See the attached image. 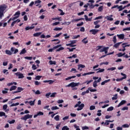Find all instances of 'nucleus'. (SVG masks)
Wrapping results in <instances>:
<instances>
[{
    "mask_svg": "<svg viewBox=\"0 0 130 130\" xmlns=\"http://www.w3.org/2000/svg\"><path fill=\"white\" fill-rule=\"evenodd\" d=\"M8 9V6L5 4L0 5V19H3L4 17V12Z\"/></svg>",
    "mask_w": 130,
    "mask_h": 130,
    "instance_id": "1",
    "label": "nucleus"
},
{
    "mask_svg": "<svg viewBox=\"0 0 130 130\" xmlns=\"http://www.w3.org/2000/svg\"><path fill=\"white\" fill-rule=\"evenodd\" d=\"M20 15H21V12L20 11L16 12L14 15V17L10 18V19L8 21V23H10L11 21H15V20H17L19 17H20Z\"/></svg>",
    "mask_w": 130,
    "mask_h": 130,
    "instance_id": "2",
    "label": "nucleus"
},
{
    "mask_svg": "<svg viewBox=\"0 0 130 130\" xmlns=\"http://www.w3.org/2000/svg\"><path fill=\"white\" fill-rule=\"evenodd\" d=\"M77 108V111H80V110H82L84 107H85V105L84 104H81L80 105H79Z\"/></svg>",
    "mask_w": 130,
    "mask_h": 130,
    "instance_id": "11",
    "label": "nucleus"
},
{
    "mask_svg": "<svg viewBox=\"0 0 130 130\" xmlns=\"http://www.w3.org/2000/svg\"><path fill=\"white\" fill-rule=\"evenodd\" d=\"M49 63H50V66H52V64H56V61H52V60H50L49 61Z\"/></svg>",
    "mask_w": 130,
    "mask_h": 130,
    "instance_id": "28",
    "label": "nucleus"
},
{
    "mask_svg": "<svg viewBox=\"0 0 130 130\" xmlns=\"http://www.w3.org/2000/svg\"><path fill=\"white\" fill-rule=\"evenodd\" d=\"M117 37L119 38V39H124V34H123L117 35Z\"/></svg>",
    "mask_w": 130,
    "mask_h": 130,
    "instance_id": "14",
    "label": "nucleus"
},
{
    "mask_svg": "<svg viewBox=\"0 0 130 130\" xmlns=\"http://www.w3.org/2000/svg\"><path fill=\"white\" fill-rule=\"evenodd\" d=\"M63 36H64L65 39H69L70 38V36H68V34H63Z\"/></svg>",
    "mask_w": 130,
    "mask_h": 130,
    "instance_id": "40",
    "label": "nucleus"
},
{
    "mask_svg": "<svg viewBox=\"0 0 130 130\" xmlns=\"http://www.w3.org/2000/svg\"><path fill=\"white\" fill-rule=\"evenodd\" d=\"M103 18V16H100L95 17V18H94V20H99V19H102Z\"/></svg>",
    "mask_w": 130,
    "mask_h": 130,
    "instance_id": "62",
    "label": "nucleus"
},
{
    "mask_svg": "<svg viewBox=\"0 0 130 130\" xmlns=\"http://www.w3.org/2000/svg\"><path fill=\"white\" fill-rule=\"evenodd\" d=\"M83 25H84V22H81L80 23L77 24V27H80V26H83Z\"/></svg>",
    "mask_w": 130,
    "mask_h": 130,
    "instance_id": "53",
    "label": "nucleus"
},
{
    "mask_svg": "<svg viewBox=\"0 0 130 130\" xmlns=\"http://www.w3.org/2000/svg\"><path fill=\"white\" fill-rule=\"evenodd\" d=\"M32 116H33L32 115H30V114H28L24 115V117H21V119H22V120L26 121L27 119H29V118H32Z\"/></svg>",
    "mask_w": 130,
    "mask_h": 130,
    "instance_id": "4",
    "label": "nucleus"
},
{
    "mask_svg": "<svg viewBox=\"0 0 130 130\" xmlns=\"http://www.w3.org/2000/svg\"><path fill=\"white\" fill-rule=\"evenodd\" d=\"M54 119L56 121H58L59 120V115H57L54 117Z\"/></svg>",
    "mask_w": 130,
    "mask_h": 130,
    "instance_id": "37",
    "label": "nucleus"
},
{
    "mask_svg": "<svg viewBox=\"0 0 130 130\" xmlns=\"http://www.w3.org/2000/svg\"><path fill=\"white\" fill-rule=\"evenodd\" d=\"M6 54H8V55H12L13 54V52H12L11 51L6 50L5 51Z\"/></svg>",
    "mask_w": 130,
    "mask_h": 130,
    "instance_id": "24",
    "label": "nucleus"
},
{
    "mask_svg": "<svg viewBox=\"0 0 130 130\" xmlns=\"http://www.w3.org/2000/svg\"><path fill=\"white\" fill-rule=\"evenodd\" d=\"M63 49H64V48H63V47H61L58 49H56V51L57 52L58 51H60V50H63Z\"/></svg>",
    "mask_w": 130,
    "mask_h": 130,
    "instance_id": "46",
    "label": "nucleus"
},
{
    "mask_svg": "<svg viewBox=\"0 0 130 130\" xmlns=\"http://www.w3.org/2000/svg\"><path fill=\"white\" fill-rule=\"evenodd\" d=\"M0 116L1 117L6 116V113L0 111Z\"/></svg>",
    "mask_w": 130,
    "mask_h": 130,
    "instance_id": "43",
    "label": "nucleus"
},
{
    "mask_svg": "<svg viewBox=\"0 0 130 130\" xmlns=\"http://www.w3.org/2000/svg\"><path fill=\"white\" fill-rule=\"evenodd\" d=\"M87 38H85L84 39H83L82 40V42H83V43H84L85 44H87V43H88V40H87Z\"/></svg>",
    "mask_w": 130,
    "mask_h": 130,
    "instance_id": "27",
    "label": "nucleus"
},
{
    "mask_svg": "<svg viewBox=\"0 0 130 130\" xmlns=\"http://www.w3.org/2000/svg\"><path fill=\"white\" fill-rule=\"evenodd\" d=\"M7 108H8V105H4L3 107V109L4 110H6Z\"/></svg>",
    "mask_w": 130,
    "mask_h": 130,
    "instance_id": "59",
    "label": "nucleus"
},
{
    "mask_svg": "<svg viewBox=\"0 0 130 130\" xmlns=\"http://www.w3.org/2000/svg\"><path fill=\"white\" fill-rule=\"evenodd\" d=\"M122 43V42L116 43L114 45L113 47H115V48H118L119 45H120V44H121Z\"/></svg>",
    "mask_w": 130,
    "mask_h": 130,
    "instance_id": "18",
    "label": "nucleus"
},
{
    "mask_svg": "<svg viewBox=\"0 0 130 130\" xmlns=\"http://www.w3.org/2000/svg\"><path fill=\"white\" fill-rule=\"evenodd\" d=\"M57 109H59V108H58L57 106H53L51 108V110H56Z\"/></svg>",
    "mask_w": 130,
    "mask_h": 130,
    "instance_id": "35",
    "label": "nucleus"
},
{
    "mask_svg": "<svg viewBox=\"0 0 130 130\" xmlns=\"http://www.w3.org/2000/svg\"><path fill=\"white\" fill-rule=\"evenodd\" d=\"M35 84L36 85V86H39V85L41 84V82L38 81H36L35 82Z\"/></svg>",
    "mask_w": 130,
    "mask_h": 130,
    "instance_id": "41",
    "label": "nucleus"
},
{
    "mask_svg": "<svg viewBox=\"0 0 130 130\" xmlns=\"http://www.w3.org/2000/svg\"><path fill=\"white\" fill-rule=\"evenodd\" d=\"M61 34H62V32H60V33H59L58 34L56 35L54 37V38H57V37H59V36H60V35H61Z\"/></svg>",
    "mask_w": 130,
    "mask_h": 130,
    "instance_id": "52",
    "label": "nucleus"
},
{
    "mask_svg": "<svg viewBox=\"0 0 130 130\" xmlns=\"http://www.w3.org/2000/svg\"><path fill=\"white\" fill-rule=\"evenodd\" d=\"M117 40H116V36H114L113 38V42L114 44L116 43Z\"/></svg>",
    "mask_w": 130,
    "mask_h": 130,
    "instance_id": "44",
    "label": "nucleus"
},
{
    "mask_svg": "<svg viewBox=\"0 0 130 130\" xmlns=\"http://www.w3.org/2000/svg\"><path fill=\"white\" fill-rule=\"evenodd\" d=\"M89 32L90 33H92L93 35H96V34L99 32V30L96 29H91L89 30Z\"/></svg>",
    "mask_w": 130,
    "mask_h": 130,
    "instance_id": "8",
    "label": "nucleus"
},
{
    "mask_svg": "<svg viewBox=\"0 0 130 130\" xmlns=\"http://www.w3.org/2000/svg\"><path fill=\"white\" fill-rule=\"evenodd\" d=\"M63 49H64V48H63V47H61L58 49H56V51L57 52L58 51H60V50H63Z\"/></svg>",
    "mask_w": 130,
    "mask_h": 130,
    "instance_id": "47",
    "label": "nucleus"
},
{
    "mask_svg": "<svg viewBox=\"0 0 130 130\" xmlns=\"http://www.w3.org/2000/svg\"><path fill=\"white\" fill-rule=\"evenodd\" d=\"M121 76H123V77H122L121 78H117V79H116V81L117 82H120V81H122V80H124V79H126V75L125 74L121 73Z\"/></svg>",
    "mask_w": 130,
    "mask_h": 130,
    "instance_id": "5",
    "label": "nucleus"
},
{
    "mask_svg": "<svg viewBox=\"0 0 130 130\" xmlns=\"http://www.w3.org/2000/svg\"><path fill=\"white\" fill-rule=\"evenodd\" d=\"M11 51L12 53L14 52L13 53L14 54H16V53H17V52H19V50H18V49H16L14 47H11Z\"/></svg>",
    "mask_w": 130,
    "mask_h": 130,
    "instance_id": "9",
    "label": "nucleus"
},
{
    "mask_svg": "<svg viewBox=\"0 0 130 130\" xmlns=\"http://www.w3.org/2000/svg\"><path fill=\"white\" fill-rule=\"evenodd\" d=\"M25 59H27L28 60H32V57L30 56H25L24 57Z\"/></svg>",
    "mask_w": 130,
    "mask_h": 130,
    "instance_id": "38",
    "label": "nucleus"
},
{
    "mask_svg": "<svg viewBox=\"0 0 130 130\" xmlns=\"http://www.w3.org/2000/svg\"><path fill=\"white\" fill-rule=\"evenodd\" d=\"M108 82H110V79H108V80H106L104 81H103L101 83V85L102 86L104 85L105 84H106V83H108Z\"/></svg>",
    "mask_w": 130,
    "mask_h": 130,
    "instance_id": "25",
    "label": "nucleus"
},
{
    "mask_svg": "<svg viewBox=\"0 0 130 130\" xmlns=\"http://www.w3.org/2000/svg\"><path fill=\"white\" fill-rule=\"evenodd\" d=\"M108 49H109V47H104L103 49L100 50V52H104L106 54H107V53L108 52Z\"/></svg>",
    "mask_w": 130,
    "mask_h": 130,
    "instance_id": "7",
    "label": "nucleus"
},
{
    "mask_svg": "<svg viewBox=\"0 0 130 130\" xmlns=\"http://www.w3.org/2000/svg\"><path fill=\"white\" fill-rule=\"evenodd\" d=\"M32 91L34 92V93H35L36 95H40L41 92L39 90H37L36 91H35V90L32 89Z\"/></svg>",
    "mask_w": 130,
    "mask_h": 130,
    "instance_id": "23",
    "label": "nucleus"
},
{
    "mask_svg": "<svg viewBox=\"0 0 130 130\" xmlns=\"http://www.w3.org/2000/svg\"><path fill=\"white\" fill-rule=\"evenodd\" d=\"M41 78H42V76H37L35 79V80H39Z\"/></svg>",
    "mask_w": 130,
    "mask_h": 130,
    "instance_id": "48",
    "label": "nucleus"
},
{
    "mask_svg": "<svg viewBox=\"0 0 130 130\" xmlns=\"http://www.w3.org/2000/svg\"><path fill=\"white\" fill-rule=\"evenodd\" d=\"M50 95H51V92H49L46 94V97L47 98H49V96H50Z\"/></svg>",
    "mask_w": 130,
    "mask_h": 130,
    "instance_id": "61",
    "label": "nucleus"
},
{
    "mask_svg": "<svg viewBox=\"0 0 130 130\" xmlns=\"http://www.w3.org/2000/svg\"><path fill=\"white\" fill-rule=\"evenodd\" d=\"M42 32H37V33H35L33 35L34 37H38L39 36H40V35H41Z\"/></svg>",
    "mask_w": 130,
    "mask_h": 130,
    "instance_id": "26",
    "label": "nucleus"
},
{
    "mask_svg": "<svg viewBox=\"0 0 130 130\" xmlns=\"http://www.w3.org/2000/svg\"><path fill=\"white\" fill-rule=\"evenodd\" d=\"M122 48L129 47L130 45L127 44V43H124L122 44Z\"/></svg>",
    "mask_w": 130,
    "mask_h": 130,
    "instance_id": "21",
    "label": "nucleus"
},
{
    "mask_svg": "<svg viewBox=\"0 0 130 130\" xmlns=\"http://www.w3.org/2000/svg\"><path fill=\"white\" fill-rule=\"evenodd\" d=\"M24 90V88H22V87H18L17 88V91H18V93H20L21 92H22V91Z\"/></svg>",
    "mask_w": 130,
    "mask_h": 130,
    "instance_id": "31",
    "label": "nucleus"
},
{
    "mask_svg": "<svg viewBox=\"0 0 130 130\" xmlns=\"http://www.w3.org/2000/svg\"><path fill=\"white\" fill-rule=\"evenodd\" d=\"M67 49H69L70 52H72L76 49V48H67Z\"/></svg>",
    "mask_w": 130,
    "mask_h": 130,
    "instance_id": "49",
    "label": "nucleus"
},
{
    "mask_svg": "<svg viewBox=\"0 0 130 130\" xmlns=\"http://www.w3.org/2000/svg\"><path fill=\"white\" fill-rule=\"evenodd\" d=\"M15 75H16V77H18V79H23V78H24L23 73H21L20 72L16 73Z\"/></svg>",
    "mask_w": 130,
    "mask_h": 130,
    "instance_id": "6",
    "label": "nucleus"
},
{
    "mask_svg": "<svg viewBox=\"0 0 130 130\" xmlns=\"http://www.w3.org/2000/svg\"><path fill=\"white\" fill-rule=\"evenodd\" d=\"M56 92H53L50 95V97H55V95H56Z\"/></svg>",
    "mask_w": 130,
    "mask_h": 130,
    "instance_id": "64",
    "label": "nucleus"
},
{
    "mask_svg": "<svg viewBox=\"0 0 130 130\" xmlns=\"http://www.w3.org/2000/svg\"><path fill=\"white\" fill-rule=\"evenodd\" d=\"M88 2L90 3H87V5L90 8V7H91V5H92L93 3H94V1H89Z\"/></svg>",
    "mask_w": 130,
    "mask_h": 130,
    "instance_id": "30",
    "label": "nucleus"
},
{
    "mask_svg": "<svg viewBox=\"0 0 130 130\" xmlns=\"http://www.w3.org/2000/svg\"><path fill=\"white\" fill-rule=\"evenodd\" d=\"M115 70H116V68H115V67H112L111 68H108L107 69V71H111L112 72V71H114Z\"/></svg>",
    "mask_w": 130,
    "mask_h": 130,
    "instance_id": "42",
    "label": "nucleus"
},
{
    "mask_svg": "<svg viewBox=\"0 0 130 130\" xmlns=\"http://www.w3.org/2000/svg\"><path fill=\"white\" fill-rule=\"evenodd\" d=\"M96 108V107L95 106H91L89 108L90 110H94Z\"/></svg>",
    "mask_w": 130,
    "mask_h": 130,
    "instance_id": "56",
    "label": "nucleus"
},
{
    "mask_svg": "<svg viewBox=\"0 0 130 130\" xmlns=\"http://www.w3.org/2000/svg\"><path fill=\"white\" fill-rule=\"evenodd\" d=\"M32 69L34 71H35V70H37V67H36V66L35 64H32Z\"/></svg>",
    "mask_w": 130,
    "mask_h": 130,
    "instance_id": "57",
    "label": "nucleus"
},
{
    "mask_svg": "<svg viewBox=\"0 0 130 130\" xmlns=\"http://www.w3.org/2000/svg\"><path fill=\"white\" fill-rule=\"evenodd\" d=\"M80 85V82L76 83V82H71L69 84L66 85V87H71V88H75V87H78Z\"/></svg>",
    "mask_w": 130,
    "mask_h": 130,
    "instance_id": "3",
    "label": "nucleus"
},
{
    "mask_svg": "<svg viewBox=\"0 0 130 130\" xmlns=\"http://www.w3.org/2000/svg\"><path fill=\"white\" fill-rule=\"evenodd\" d=\"M62 130H70V128L68 127V126H64L62 127Z\"/></svg>",
    "mask_w": 130,
    "mask_h": 130,
    "instance_id": "45",
    "label": "nucleus"
},
{
    "mask_svg": "<svg viewBox=\"0 0 130 130\" xmlns=\"http://www.w3.org/2000/svg\"><path fill=\"white\" fill-rule=\"evenodd\" d=\"M4 90H3L2 91V93L3 94H7L8 93V91H9V88H5Z\"/></svg>",
    "mask_w": 130,
    "mask_h": 130,
    "instance_id": "32",
    "label": "nucleus"
},
{
    "mask_svg": "<svg viewBox=\"0 0 130 130\" xmlns=\"http://www.w3.org/2000/svg\"><path fill=\"white\" fill-rule=\"evenodd\" d=\"M123 31H130V27H126L123 28Z\"/></svg>",
    "mask_w": 130,
    "mask_h": 130,
    "instance_id": "63",
    "label": "nucleus"
},
{
    "mask_svg": "<svg viewBox=\"0 0 130 130\" xmlns=\"http://www.w3.org/2000/svg\"><path fill=\"white\" fill-rule=\"evenodd\" d=\"M118 9H119V12L122 11V10H123L122 8V5H121L119 7H118Z\"/></svg>",
    "mask_w": 130,
    "mask_h": 130,
    "instance_id": "60",
    "label": "nucleus"
},
{
    "mask_svg": "<svg viewBox=\"0 0 130 130\" xmlns=\"http://www.w3.org/2000/svg\"><path fill=\"white\" fill-rule=\"evenodd\" d=\"M29 104H30V106H33V105L35 104V100L34 101H29Z\"/></svg>",
    "mask_w": 130,
    "mask_h": 130,
    "instance_id": "34",
    "label": "nucleus"
},
{
    "mask_svg": "<svg viewBox=\"0 0 130 130\" xmlns=\"http://www.w3.org/2000/svg\"><path fill=\"white\" fill-rule=\"evenodd\" d=\"M126 103V101L125 100H122L121 101V102L118 105L117 107H120L121 105H123L124 104H125Z\"/></svg>",
    "mask_w": 130,
    "mask_h": 130,
    "instance_id": "13",
    "label": "nucleus"
},
{
    "mask_svg": "<svg viewBox=\"0 0 130 130\" xmlns=\"http://www.w3.org/2000/svg\"><path fill=\"white\" fill-rule=\"evenodd\" d=\"M105 19H107L108 21H113V18L109 16H106Z\"/></svg>",
    "mask_w": 130,
    "mask_h": 130,
    "instance_id": "22",
    "label": "nucleus"
},
{
    "mask_svg": "<svg viewBox=\"0 0 130 130\" xmlns=\"http://www.w3.org/2000/svg\"><path fill=\"white\" fill-rule=\"evenodd\" d=\"M34 28H35V26H27L25 27V30L28 31V30H32V29H34Z\"/></svg>",
    "mask_w": 130,
    "mask_h": 130,
    "instance_id": "20",
    "label": "nucleus"
},
{
    "mask_svg": "<svg viewBox=\"0 0 130 130\" xmlns=\"http://www.w3.org/2000/svg\"><path fill=\"white\" fill-rule=\"evenodd\" d=\"M16 89H17V86L13 85V86H12L10 88V91H13L14 90H16Z\"/></svg>",
    "mask_w": 130,
    "mask_h": 130,
    "instance_id": "29",
    "label": "nucleus"
},
{
    "mask_svg": "<svg viewBox=\"0 0 130 130\" xmlns=\"http://www.w3.org/2000/svg\"><path fill=\"white\" fill-rule=\"evenodd\" d=\"M54 31H60V30H62V28L60 27H55L53 29Z\"/></svg>",
    "mask_w": 130,
    "mask_h": 130,
    "instance_id": "36",
    "label": "nucleus"
},
{
    "mask_svg": "<svg viewBox=\"0 0 130 130\" xmlns=\"http://www.w3.org/2000/svg\"><path fill=\"white\" fill-rule=\"evenodd\" d=\"M27 52V50H26L25 48H23L22 49L21 52H20L19 54L21 55V54H25Z\"/></svg>",
    "mask_w": 130,
    "mask_h": 130,
    "instance_id": "17",
    "label": "nucleus"
},
{
    "mask_svg": "<svg viewBox=\"0 0 130 130\" xmlns=\"http://www.w3.org/2000/svg\"><path fill=\"white\" fill-rule=\"evenodd\" d=\"M94 71H98L96 72V74H98L99 73H103V72H104V71H105V69H101V68H99L98 69L94 70Z\"/></svg>",
    "mask_w": 130,
    "mask_h": 130,
    "instance_id": "15",
    "label": "nucleus"
},
{
    "mask_svg": "<svg viewBox=\"0 0 130 130\" xmlns=\"http://www.w3.org/2000/svg\"><path fill=\"white\" fill-rule=\"evenodd\" d=\"M82 103V102H81V101H79L78 102V103L75 105L74 107L76 108L77 107H78L79 105H80V104Z\"/></svg>",
    "mask_w": 130,
    "mask_h": 130,
    "instance_id": "51",
    "label": "nucleus"
},
{
    "mask_svg": "<svg viewBox=\"0 0 130 130\" xmlns=\"http://www.w3.org/2000/svg\"><path fill=\"white\" fill-rule=\"evenodd\" d=\"M58 10L59 11V12H60V16H63V15H64V12H63L62 10L60 9H58Z\"/></svg>",
    "mask_w": 130,
    "mask_h": 130,
    "instance_id": "33",
    "label": "nucleus"
},
{
    "mask_svg": "<svg viewBox=\"0 0 130 130\" xmlns=\"http://www.w3.org/2000/svg\"><path fill=\"white\" fill-rule=\"evenodd\" d=\"M41 115H44V113L41 111H39V112L37 113V114L34 116V118H36L37 116H41Z\"/></svg>",
    "mask_w": 130,
    "mask_h": 130,
    "instance_id": "10",
    "label": "nucleus"
},
{
    "mask_svg": "<svg viewBox=\"0 0 130 130\" xmlns=\"http://www.w3.org/2000/svg\"><path fill=\"white\" fill-rule=\"evenodd\" d=\"M78 70H80V71L81 72V71H82V69H84V68H86V67L85 66V65H83V64H78Z\"/></svg>",
    "mask_w": 130,
    "mask_h": 130,
    "instance_id": "16",
    "label": "nucleus"
},
{
    "mask_svg": "<svg viewBox=\"0 0 130 130\" xmlns=\"http://www.w3.org/2000/svg\"><path fill=\"white\" fill-rule=\"evenodd\" d=\"M103 11V6H100L98 9L99 12H102Z\"/></svg>",
    "mask_w": 130,
    "mask_h": 130,
    "instance_id": "54",
    "label": "nucleus"
},
{
    "mask_svg": "<svg viewBox=\"0 0 130 130\" xmlns=\"http://www.w3.org/2000/svg\"><path fill=\"white\" fill-rule=\"evenodd\" d=\"M112 99V100H116V99H117V94H115L114 97H113Z\"/></svg>",
    "mask_w": 130,
    "mask_h": 130,
    "instance_id": "58",
    "label": "nucleus"
},
{
    "mask_svg": "<svg viewBox=\"0 0 130 130\" xmlns=\"http://www.w3.org/2000/svg\"><path fill=\"white\" fill-rule=\"evenodd\" d=\"M92 82H93V80H90L89 81H87L85 82L84 84H86V83L87 85H89V84H90V83H92Z\"/></svg>",
    "mask_w": 130,
    "mask_h": 130,
    "instance_id": "50",
    "label": "nucleus"
},
{
    "mask_svg": "<svg viewBox=\"0 0 130 130\" xmlns=\"http://www.w3.org/2000/svg\"><path fill=\"white\" fill-rule=\"evenodd\" d=\"M43 82V83H49V85H52V84H53L54 82V81L52 80H44Z\"/></svg>",
    "mask_w": 130,
    "mask_h": 130,
    "instance_id": "12",
    "label": "nucleus"
},
{
    "mask_svg": "<svg viewBox=\"0 0 130 130\" xmlns=\"http://www.w3.org/2000/svg\"><path fill=\"white\" fill-rule=\"evenodd\" d=\"M88 90H89L90 92H96L97 91V89H91L90 87L88 88Z\"/></svg>",
    "mask_w": 130,
    "mask_h": 130,
    "instance_id": "55",
    "label": "nucleus"
},
{
    "mask_svg": "<svg viewBox=\"0 0 130 130\" xmlns=\"http://www.w3.org/2000/svg\"><path fill=\"white\" fill-rule=\"evenodd\" d=\"M114 109V108L113 107H110L108 108L107 110V111H112Z\"/></svg>",
    "mask_w": 130,
    "mask_h": 130,
    "instance_id": "39",
    "label": "nucleus"
},
{
    "mask_svg": "<svg viewBox=\"0 0 130 130\" xmlns=\"http://www.w3.org/2000/svg\"><path fill=\"white\" fill-rule=\"evenodd\" d=\"M84 18L85 19V21H88L89 22H91L92 21V17L88 18V16L84 15Z\"/></svg>",
    "mask_w": 130,
    "mask_h": 130,
    "instance_id": "19",
    "label": "nucleus"
}]
</instances>
